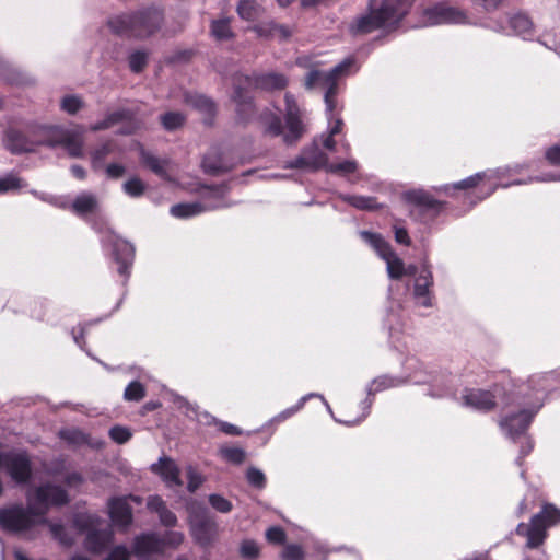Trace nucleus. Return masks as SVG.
<instances>
[{
  "label": "nucleus",
  "mask_w": 560,
  "mask_h": 560,
  "mask_svg": "<svg viewBox=\"0 0 560 560\" xmlns=\"http://www.w3.org/2000/svg\"><path fill=\"white\" fill-rule=\"evenodd\" d=\"M22 187V180L13 174L0 178V194Z\"/></svg>",
  "instance_id": "obj_41"
},
{
  "label": "nucleus",
  "mask_w": 560,
  "mask_h": 560,
  "mask_svg": "<svg viewBox=\"0 0 560 560\" xmlns=\"http://www.w3.org/2000/svg\"><path fill=\"white\" fill-rule=\"evenodd\" d=\"M190 526L194 537L202 545L208 544L217 533L214 522L198 515L190 517Z\"/></svg>",
  "instance_id": "obj_11"
},
{
  "label": "nucleus",
  "mask_w": 560,
  "mask_h": 560,
  "mask_svg": "<svg viewBox=\"0 0 560 560\" xmlns=\"http://www.w3.org/2000/svg\"><path fill=\"white\" fill-rule=\"evenodd\" d=\"M255 32L259 36H277L281 39H285L291 36V30L285 25H279L275 23H268L266 25H259L254 27Z\"/></svg>",
  "instance_id": "obj_22"
},
{
  "label": "nucleus",
  "mask_w": 560,
  "mask_h": 560,
  "mask_svg": "<svg viewBox=\"0 0 560 560\" xmlns=\"http://www.w3.org/2000/svg\"><path fill=\"white\" fill-rule=\"evenodd\" d=\"M0 466H4L10 476L18 482H24L30 477V462L24 454L2 455Z\"/></svg>",
  "instance_id": "obj_9"
},
{
  "label": "nucleus",
  "mask_w": 560,
  "mask_h": 560,
  "mask_svg": "<svg viewBox=\"0 0 560 560\" xmlns=\"http://www.w3.org/2000/svg\"><path fill=\"white\" fill-rule=\"evenodd\" d=\"M349 205L360 210H375L380 208V205L376 202L373 197H364V196H346L343 198Z\"/></svg>",
  "instance_id": "obj_29"
},
{
  "label": "nucleus",
  "mask_w": 560,
  "mask_h": 560,
  "mask_svg": "<svg viewBox=\"0 0 560 560\" xmlns=\"http://www.w3.org/2000/svg\"><path fill=\"white\" fill-rule=\"evenodd\" d=\"M129 551L122 547H116L107 557L106 560H129Z\"/></svg>",
  "instance_id": "obj_55"
},
{
  "label": "nucleus",
  "mask_w": 560,
  "mask_h": 560,
  "mask_svg": "<svg viewBox=\"0 0 560 560\" xmlns=\"http://www.w3.org/2000/svg\"><path fill=\"white\" fill-rule=\"evenodd\" d=\"M315 167H325L327 172L347 175L354 173L358 164L354 160H347L340 163H328L327 158L323 154L318 161L312 162Z\"/></svg>",
  "instance_id": "obj_17"
},
{
  "label": "nucleus",
  "mask_w": 560,
  "mask_h": 560,
  "mask_svg": "<svg viewBox=\"0 0 560 560\" xmlns=\"http://www.w3.org/2000/svg\"><path fill=\"white\" fill-rule=\"evenodd\" d=\"M109 144H104L101 149L95 150L92 155L93 166L97 167V164L104 159L106 154L109 153Z\"/></svg>",
  "instance_id": "obj_57"
},
{
  "label": "nucleus",
  "mask_w": 560,
  "mask_h": 560,
  "mask_svg": "<svg viewBox=\"0 0 560 560\" xmlns=\"http://www.w3.org/2000/svg\"><path fill=\"white\" fill-rule=\"evenodd\" d=\"M54 140L49 142L50 145L59 144L63 147L68 154L72 158H81L84 154V129L75 127L73 129H50Z\"/></svg>",
  "instance_id": "obj_6"
},
{
  "label": "nucleus",
  "mask_w": 560,
  "mask_h": 560,
  "mask_svg": "<svg viewBox=\"0 0 560 560\" xmlns=\"http://www.w3.org/2000/svg\"><path fill=\"white\" fill-rule=\"evenodd\" d=\"M197 419L200 421V422H203L206 424H210V423H217L219 429L224 432L225 434H229V435H240L242 434V430L238 429L236 425L234 424H231V423H228V422H223V421H217L212 416H210L208 412H202L200 415H197Z\"/></svg>",
  "instance_id": "obj_28"
},
{
  "label": "nucleus",
  "mask_w": 560,
  "mask_h": 560,
  "mask_svg": "<svg viewBox=\"0 0 560 560\" xmlns=\"http://www.w3.org/2000/svg\"><path fill=\"white\" fill-rule=\"evenodd\" d=\"M161 21L160 11L148 10L137 14L115 16L108 21V26L117 34L130 33L136 37H144L158 30Z\"/></svg>",
  "instance_id": "obj_3"
},
{
  "label": "nucleus",
  "mask_w": 560,
  "mask_h": 560,
  "mask_svg": "<svg viewBox=\"0 0 560 560\" xmlns=\"http://www.w3.org/2000/svg\"><path fill=\"white\" fill-rule=\"evenodd\" d=\"M145 185L138 177H132L124 184L126 194L132 197H138L144 192Z\"/></svg>",
  "instance_id": "obj_39"
},
{
  "label": "nucleus",
  "mask_w": 560,
  "mask_h": 560,
  "mask_svg": "<svg viewBox=\"0 0 560 560\" xmlns=\"http://www.w3.org/2000/svg\"><path fill=\"white\" fill-rule=\"evenodd\" d=\"M148 508L160 513L164 509V502L159 497H151L148 500Z\"/></svg>",
  "instance_id": "obj_62"
},
{
  "label": "nucleus",
  "mask_w": 560,
  "mask_h": 560,
  "mask_svg": "<svg viewBox=\"0 0 560 560\" xmlns=\"http://www.w3.org/2000/svg\"><path fill=\"white\" fill-rule=\"evenodd\" d=\"M60 106L68 114L74 115L83 108L84 103L82 98L77 95H67L61 100Z\"/></svg>",
  "instance_id": "obj_35"
},
{
  "label": "nucleus",
  "mask_w": 560,
  "mask_h": 560,
  "mask_svg": "<svg viewBox=\"0 0 560 560\" xmlns=\"http://www.w3.org/2000/svg\"><path fill=\"white\" fill-rule=\"evenodd\" d=\"M5 144L12 152L15 153L34 150L33 143L28 142L21 132L15 130H11L7 133Z\"/></svg>",
  "instance_id": "obj_20"
},
{
  "label": "nucleus",
  "mask_w": 560,
  "mask_h": 560,
  "mask_svg": "<svg viewBox=\"0 0 560 560\" xmlns=\"http://www.w3.org/2000/svg\"><path fill=\"white\" fill-rule=\"evenodd\" d=\"M61 438L74 443V444H81L85 443L88 441L85 434L79 430H66L60 433Z\"/></svg>",
  "instance_id": "obj_48"
},
{
  "label": "nucleus",
  "mask_w": 560,
  "mask_h": 560,
  "mask_svg": "<svg viewBox=\"0 0 560 560\" xmlns=\"http://www.w3.org/2000/svg\"><path fill=\"white\" fill-rule=\"evenodd\" d=\"M465 406L477 410H489L494 406L493 397L490 393L481 389H467L463 395Z\"/></svg>",
  "instance_id": "obj_13"
},
{
  "label": "nucleus",
  "mask_w": 560,
  "mask_h": 560,
  "mask_svg": "<svg viewBox=\"0 0 560 560\" xmlns=\"http://www.w3.org/2000/svg\"><path fill=\"white\" fill-rule=\"evenodd\" d=\"M261 11V7L252 0H241L237 5L240 16L247 21L257 19Z\"/></svg>",
  "instance_id": "obj_27"
},
{
  "label": "nucleus",
  "mask_w": 560,
  "mask_h": 560,
  "mask_svg": "<svg viewBox=\"0 0 560 560\" xmlns=\"http://www.w3.org/2000/svg\"><path fill=\"white\" fill-rule=\"evenodd\" d=\"M145 389L139 382H131L125 389L124 397L126 400L138 401L144 397Z\"/></svg>",
  "instance_id": "obj_37"
},
{
  "label": "nucleus",
  "mask_w": 560,
  "mask_h": 560,
  "mask_svg": "<svg viewBox=\"0 0 560 560\" xmlns=\"http://www.w3.org/2000/svg\"><path fill=\"white\" fill-rule=\"evenodd\" d=\"M147 65V55L141 51L133 52L129 58V66L133 72H140Z\"/></svg>",
  "instance_id": "obj_45"
},
{
  "label": "nucleus",
  "mask_w": 560,
  "mask_h": 560,
  "mask_svg": "<svg viewBox=\"0 0 560 560\" xmlns=\"http://www.w3.org/2000/svg\"><path fill=\"white\" fill-rule=\"evenodd\" d=\"M404 13V0H370L368 10L350 24L353 34H368L395 25Z\"/></svg>",
  "instance_id": "obj_2"
},
{
  "label": "nucleus",
  "mask_w": 560,
  "mask_h": 560,
  "mask_svg": "<svg viewBox=\"0 0 560 560\" xmlns=\"http://www.w3.org/2000/svg\"><path fill=\"white\" fill-rule=\"evenodd\" d=\"M188 490L194 492L202 483V477L191 467L187 469Z\"/></svg>",
  "instance_id": "obj_52"
},
{
  "label": "nucleus",
  "mask_w": 560,
  "mask_h": 560,
  "mask_svg": "<svg viewBox=\"0 0 560 560\" xmlns=\"http://www.w3.org/2000/svg\"><path fill=\"white\" fill-rule=\"evenodd\" d=\"M404 199L415 206L433 208L435 200L423 190H410L404 194Z\"/></svg>",
  "instance_id": "obj_26"
},
{
  "label": "nucleus",
  "mask_w": 560,
  "mask_h": 560,
  "mask_svg": "<svg viewBox=\"0 0 560 560\" xmlns=\"http://www.w3.org/2000/svg\"><path fill=\"white\" fill-rule=\"evenodd\" d=\"M160 518L166 526H172L176 523V516L165 508L160 512Z\"/></svg>",
  "instance_id": "obj_60"
},
{
  "label": "nucleus",
  "mask_w": 560,
  "mask_h": 560,
  "mask_svg": "<svg viewBox=\"0 0 560 560\" xmlns=\"http://www.w3.org/2000/svg\"><path fill=\"white\" fill-rule=\"evenodd\" d=\"M68 495L57 487L44 486L27 493L26 512L21 506H12L0 511V525L12 533H21L38 523L37 516L47 513L49 506L65 504Z\"/></svg>",
  "instance_id": "obj_1"
},
{
  "label": "nucleus",
  "mask_w": 560,
  "mask_h": 560,
  "mask_svg": "<svg viewBox=\"0 0 560 560\" xmlns=\"http://www.w3.org/2000/svg\"><path fill=\"white\" fill-rule=\"evenodd\" d=\"M485 177H486L485 173H478V174H475L464 180H460V182L454 184L453 187L457 188V189L472 188V187H476Z\"/></svg>",
  "instance_id": "obj_46"
},
{
  "label": "nucleus",
  "mask_w": 560,
  "mask_h": 560,
  "mask_svg": "<svg viewBox=\"0 0 560 560\" xmlns=\"http://www.w3.org/2000/svg\"><path fill=\"white\" fill-rule=\"evenodd\" d=\"M503 0H472L476 8H480L485 11H493L499 8Z\"/></svg>",
  "instance_id": "obj_54"
},
{
  "label": "nucleus",
  "mask_w": 560,
  "mask_h": 560,
  "mask_svg": "<svg viewBox=\"0 0 560 560\" xmlns=\"http://www.w3.org/2000/svg\"><path fill=\"white\" fill-rule=\"evenodd\" d=\"M511 28L515 34L526 35L532 31V22L524 14H515L510 19Z\"/></svg>",
  "instance_id": "obj_30"
},
{
  "label": "nucleus",
  "mask_w": 560,
  "mask_h": 560,
  "mask_svg": "<svg viewBox=\"0 0 560 560\" xmlns=\"http://www.w3.org/2000/svg\"><path fill=\"white\" fill-rule=\"evenodd\" d=\"M428 20L432 24L441 23H465L467 18L466 14L455 8L451 7H435L428 11Z\"/></svg>",
  "instance_id": "obj_10"
},
{
  "label": "nucleus",
  "mask_w": 560,
  "mask_h": 560,
  "mask_svg": "<svg viewBox=\"0 0 560 560\" xmlns=\"http://www.w3.org/2000/svg\"><path fill=\"white\" fill-rule=\"evenodd\" d=\"M303 557L302 548L299 545H288L282 551L284 560H300Z\"/></svg>",
  "instance_id": "obj_51"
},
{
  "label": "nucleus",
  "mask_w": 560,
  "mask_h": 560,
  "mask_svg": "<svg viewBox=\"0 0 560 560\" xmlns=\"http://www.w3.org/2000/svg\"><path fill=\"white\" fill-rule=\"evenodd\" d=\"M109 514L112 521L121 526H127L131 523V510L127 503V499H114L109 503Z\"/></svg>",
  "instance_id": "obj_15"
},
{
  "label": "nucleus",
  "mask_w": 560,
  "mask_h": 560,
  "mask_svg": "<svg viewBox=\"0 0 560 560\" xmlns=\"http://www.w3.org/2000/svg\"><path fill=\"white\" fill-rule=\"evenodd\" d=\"M266 132L270 136H280L283 132L282 124L279 117H272L266 122Z\"/></svg>",
  "instance_id": "obj_53"
},
{
  "label": "nucleus",
  "mask_w": 560,
  "mask_h": 560,
  "mask_svg": "<svg viewBox=\"0 0 560 560\" xmlns=\"http://www.w3.org/2000/svg\"><path fill=\"white\" fill-rule=\"evenodd\" d=\"M124 172V167L119 164H110L106 168V174L110 178H118L122 176Z\"/></svg>",
  "instance_id": "obj_59"
},
{
  "label": "nucleus",
  "mask_w": 560,
  "mask_h": 560,
  "mask_svg": "<svg viewBox=\"0 0 560 560\" xmlns=\"http://www.w3.org/2000/svg\"><path fill=\"white\" fill-rule=\"evenodd\" d=\"M362 238L370 243L386 261V269L389 278L399 279L407 275L404 261L390 249V247L381 238L380 235L362 231Z\"/></svg>",
  "instance_id": "obj_5"
},
{
  "label": "nucleus",
  "mask_w": 560,
  "mask_h": 560,
  "mask_svg": "<svg viewBox=\"0 0 560 560\" xmlns=\"http://www.w3.org/2000/svg\"><path fill=\"white\" fill-rule=\"evenodd\" d=\"M125 116H126L125 112L110 113L103 120L93 124L90 127V129L92 131L108 129V128L115 126L116 124H118L119 121H121L125 118Z\"/></svg>",
  "instance_id": "obj_32"
},
{
  "label": "nucleus",
  "mask_w": 560,
  "mask_h": 560,
  "mask_svg": "<svg viewBox=\"0 0 560 560\" xmlns=\"http://www.w3.org/2000/svg\"><path fill=\"white\" fill-rule=\"evenodd\" d=\"M97 208V200L93 195L82 194L78 196L73 203L72 210L80 215L91 213Z\"/></svg>",
  "instance_id": "obj_21"
},
{
  "label": "nucleus",
  "mask_w": 560,
  "mask_h": 560,
  "mask_svg": "<svg viewBox=\"0 0 560 560\" xmlns=\"http://www.w3.org/2000/svg\"><path fill=\"white\" fill-rule=\"evenodd\" d=\"M196 106L201 109V110H205L206 113H213L214 110V105L213 103L205 97V96H198L197 100H196Z\"/></svg>",
  "instance_id": "obj_56"
},
{
  "label": "nucleus",
  "mask_w": 560,
  "mask_h": 560,
  "mask_svg": "<svg viewBox=\"0 0 560 560\" xmlns=\"http://www.w3.org/2000/svg\"><path fill=\"white\" fill-rule=\"evenodd\" d=\"M395 238L398 243H401V244H405V245H409L410 244V238H409V235L407 233V231L402 228H396L395 229Z\"/></svg>",
  "instance_id": "obj_61"
},
{
  "label": "nucleus",
  "mask_w": 560,
  "mask_h": 560,
  "mask_svg": "<svg viewBox=\"0 0 560 560\" xmlns=\"http://www.w3.org/2000/svg\"><path fill=\"white\" fill-rule=\"evenodd\" d=\"M163 542L154 535H143L136 539L133 549L137 555H147L162 550Z\"/></svg>",
  "instance_id": "obj_19"
},
{
  "label": "nucleus",
  "mask_w": 560,
  "mask_h": 560,
  "mask_svg": "<svg viewBox=\"0 0 560 560\" xmlns=\"http://www.w3.org/2000/svg\"><path fill=\"white\" fill-rule=\"evenodd\" d=\"M113 247L115 259L120 265L118 271L125 273L133 259L135 248L130 243L118 237H114Z\"/></svg>",
  "instance_id": "obj_14"
},
{
  "label": "nucleus",
  "mask_w": 560,
  "mask_h": 560,
  "mask_svg": "<svg viewBox=\"0 0 560 560\" xmlns=\"http://www.w3.org/2000/svg\"><path fill=\"white\" fill-rule=\"evenodd\" d=\"M141 162L144 166L149 167L156 175L166 178L167 176V161L160 160L149 152L141 153Z\"/></svg>",
  "instance_id": "obj_24"
},
{
  "label": "nucleus",
  "mask_w": 560,
  "mask_h": 560,
  "mask_svg": "<svg viewBox=\"0 0 560 560\" xmlns=\"http://www.w3.org/2000/svg\"><path fill=\"white\" fill-rule=\"evenodd\" d=\"M285 128L287 131L283 138L288 143L295 141L304 132V126L300 118V108L294 97L289 93L285 94Z\"/></svg>",
  "instance_id": "obj_7"
},
{
  "label": "nucleus",
  "mask_w": 560,
  "mask_h": 560,
  "mask_svg": "<svg viewBox=\"0 0 560 560\" xmlns=\"http://www.w3.org/2000/svg\"><path fill=\"white\" fill-rule=\"evenodd\" d=\"M125 116H126L125 112L110 113L103 120L93 124L90 127V129L92 131L108 129V128L115 126L116 124H118L119 121H121L125 118Z\"/></svg>",
  "instance_id": "obj_31"
},
{
  "label": "nucleus",
  "mask_w": 560,
  "mask_h": 560,
  "mask_svg": "<svg viewBox=\"0 0 560 560\" xmlns=\"http://www.w3.org/2000/svg\"><path fill=\"white\" fill-rule=\"evenodd\" d=\"M352 63L353 61L351 59H346L327 72L311 69L305 78L306 89L313 90L316 88H323L325 90L324 101L326 105V113L328 115H332V112L337 107V80L347 72Z\"/></svg>",
  "instance_id": "obj_4"
},
{
  "label": "nucleus",
  "mask_w": 560,
  "mask_h": 560,
  "mask_svg": "<svg viewBox=\"0 0 560 560\" xmlns=\"http://www.w3.org/2000/svg\"><path fill=\"white\" fill-rule=\"evenodd\" d=\"M306 400H307V397H302L294 407L288 408V409L281 411L280 413H278L277 416H275L270 420V423H278V422H282V421L287 420L288 418L293 416L295 412L301 410Z\"/></svg>",
  "instance_id": "obj_42"
},
{
  "label": "nucleus",
  "mask_w": 560,
  "mask_h": 560,
  "mask_svg": "<svg viewBox=\"0 0 560 560\" xmlns=\"http://www.w3.org/2000/svg\"><path fill=\"white\" fill-rule=\"evenodd\" d=\"M95 537H96V535H94V534L89 535V537L86 539V547L94 552H98V551H101L104 544L97 545L96 542H94Z\"/></svg>",
  "instance_id": "obj_64"
},
{
  "label": "nucleus",
  "mask_w": 560,
  "mask_h": 560,
  "mask_svg": "<svg viewBox=\"0 0 560 560\" xmlns=\"http://www.w3.org/2000/svg\"><path fill=\"white\" fill-rule=\"evenodd\" d=\"M246 477L248 482L255 487L262 488L265 486V475L257 468H249Z\"/></svg>",
  "instance_id": "obj_47"
},
{
  "label": "nucleus",
  "mask_w": 560,
  "mask_h": 560,
  "mask_svg": "<svg viewBox=\"0 0 560 560\" xmlns=\"http://www.w3.org/2000/svg\"><path fill=\"white\" fill-rule=\"evenodd\" d=\"M210 33L217 40H228L233 37V32L230 26V19L213 20L210 25Z\"/></svg>",
  "instance_id": "obj_23"
},
{
  "label": "nucleus",
  "mask_w": 560,
  "mask_h": 560,
  "mask_svg": "<svg viewBox=\"0 0 560 560\" xmlns=\"http://www.w3.org/2000/svg\"><path fill=\"white\" fill-rule=\"evenodd\" d=\"M260 84L268 90H280L287 85V79L282 74L269 73L261 78Z\"/></svg>",
  "instance_id": "obj_34"
},
{
  "label": "nucleus",
  "mask_w": 560,
  "mask_h": 560,
  "mask_svg": "<svg viewBox=\"0 0 560 560\" xmlns=\"http://www.w3.org/2000/svg\"><path fill=\"white\" fill-rule=\"evenodd\" d=\"M266 538L269 542L281 544L285 540V533L281 527L273 526L267 529Z\"/></svg>",
  "instance_id": "obj_50"
},
{
  "label": "nucleus",
  "mask_w": 560,
  "mask_h": 560,
  "mask_svg": "<svg viewBox=\"0 0 560 560\" xmlns=\"http://www.w3.org/2000/svg\"><path fill=\"white\" fill-rule=\"evenodd\" d=\"M539 514H542V520L548 527L560 523V510L552 504H545Z\"/></svg>",
  "instance_id": "obj_36"
},
{
  "label": "nucleus",
  "mask_w": 560,
  "mask_h": 560,
  "mask_svg": "<svg viewBox=\"0 0 560 560\" xmlns=\"http://www.w3.org/2000/svg\"><path fill=\"white\" fill-rule=\"evenodd\" d=\"M131 431L121 425H115L109 430V436L118 444H124L131 438Z\"/></svg>",
  "instance_id": "obj_40"
},
{
  "label": "nucleus",
  "mask_w": 560,
  "mask_h": 560,
  "mask_svg": "<svg viewBox=\"0 0 560 560\" xmlns=\"http://www.w3.org/2000/svg\"><path fill=\"white\" fill-rule=\"evenodd\" d=\"M49 527L55 538L59 539L62 544H69V541L61 536V533L63 530L62 526L57 524H50Z\"/></svg>",
  "instance_id": "obj_63"
},
{
  "label": "nucleus",
  "mask_w": 560,
  "mask_h": 560,
  "mask_svg": "<svg viewBox=\"0 0 560 560\" xmlns=\"http://www.w3.org/2000/svg\"><path fill=\"white\" fill-rule=\"evenodd\" d=\"M530 417L527 412L521 411L517 415L505 419L501 422V427L506 431L509 435H514L526 430L529 424Z\"/></svg>",
  "instance_id": "obj_18"
},
{
  "label": "nucleus",
  "mask_w": 560,
  "mask_h": 560,
  "mask_svg": "<svg viewBox=\"0 0 560 560\" xmlns=\"http://www.w3.org/2000/svg\"><path fill=\"white\" fill-rule=\"evenodd\" d=\"M205 210H206V207L201 206L198 202L178 203L171 208V214L176 218L186 219V218L197 215Z\"/></svg>",
  "instance_id": "obj_25"
},
{
  "label": "nucleus",
  "mask_w": 560,
  "mask_h": 560,
  "mask_svg": "<svg viewBox=\"0 0 560 560\" xmlns=\"http://www.w3.org/2000/svg\"><path fill=\"white\" fill-rule=\"evenodd\" d=\"M547 528L548 526L542 520V514H536L532 517L529 525L521 523L516 532L518 535H523L527 538L526 546L528 548H536L544 542L547 536Z\"/></svg>",
  "instance_id": "obj_8"
},
{
  "label": "nucleus",
  "mask_w": 560,
  "mask_h": 560,
  "mask_svg": "<svg viewBox=\"0 0 560 560\" xmlns=\"http://www.w3.org/2000/svg\"><path fill=\"white\" fill-rule=\"evenodd\" d=\"M396 385H397V382L394 378L387 377V376H381V377L375 378L372 382L369 390H370V393L381 392V390H384L386 388H389V387H393Z\"/></svg>",
  "instance_id": "obj_44"
},
{
  "label": "nucleus",
  "mask_w": 560,
  "mask_h": 560,
  "mask_svg": "<svg viewBox=\"0 0 560 560\" xmlns=\"http://www.w3.org/2000/svg\"><path fill=\"white\" fill-rule=\"evenodd\" d=\"M222 457L233 464H241L245 459V452L240 447H226L221 450Z\"/></svg>",
  "instance_id": "obj_38"
},
{
  "label": "nucleus",
  "mask_w": 560,
  "mask_h": 560,
  "mask_svg": "<svg viewBox=\"0 0 560 560\" xmlns=\"http://www.w3.org/2000/svg\"><path fill=\"white\" fill-rule=\"evenodd\" d=\"M153 472L158 474L168 486H178V468L168 457H161L158 463L151 466Z\"/></svg>",
  "instance_id": "obj_12"
},
{
  "label": "nucleus",
  "mask_w": 560,
  "mask_h": 560,
  "mask_svg": "<svg viewBox=\"0 0 560 560\" xmlns=\"http://www.w3.org/2000/svg\"><path fill=\"white\" fill-rule=\"evenodd\" d=\"M161 122L166 130H175L185 122V117L177 112H170L161 116Z\"/></svg>",
  "instance_id": "obj_33"
},
{
  "label": "nucleus",
  "mask_w": 560,
  "mask_h": 560,
  "mask_svg": "<svg viewBox=\"0 0 560 560\" xmlns=\"http://www.w3.org/2000/svg\"><path fill=\"white\" fill-rule=\"evenodd\" d=\"M546 159L556 165H560V147L556 145L547 150Z\"/></svg>",
  "instance_id": "obj_58"
},
{
  "label": "nucleus",
  "mask_w": 560,
  "mask_h": 560,
  "mask_svg": "<svg viewBox=\"0 0 560 560\" xmlns=\"http://www.w3.org/2000/svg\"><path fill=\"white\" fill-rule=\"evenodd\" d=\"M259 549L255 541L245 540L241 545V555L247 559H254L258 556Z\"/></svg>",
  "instance_id": "obj_49"
},
{
  "label": "nucleus",
  "mask_w": 560,
  "mask_h": 560,
  "mask_svg": "<svg viewBox=\"0 0 560 560\" xmlns=\"http://www.w3.org/2000/svg\"><path fill=\"white\" fill-rule=\"evenodd\" d=\"M433 283L432 273L429 270H423L422 273L416 279L415 296L419 300L422 306H431L429 296V289Z\"/></svg>",
  "instance_id": "obj_16"
},
{
  "label": "nucleus",
  "mask_w": 560,
  "mask_h": 560,
  "mask_svg": "<svg viewBox=\"0 0 560 560\" xmlns=\"http://www.w3.org/2000/svg\"><path fill=\"white\" fill-rule=\"evenodd\" d=\"M209 502L213 509L221 513H228L232 510V503L219 494H211Z\"/></svg>",
  "instance_id": "obj_43"
}]
</instances>
